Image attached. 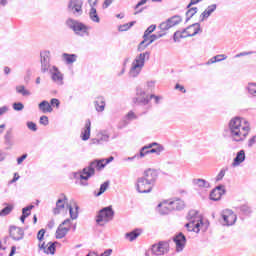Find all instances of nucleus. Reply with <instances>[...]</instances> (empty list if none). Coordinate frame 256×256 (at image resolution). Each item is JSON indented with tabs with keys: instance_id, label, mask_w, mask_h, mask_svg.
I'll return each instance as SVG.
<instances>
[{
	"instance_id": "3",
	"label": "nucleus",
	"mask_w": 256,
	"mask_h": 256,
	"mask_svg": "<svg viewBox=\"0 0 256 256\" xmlns=\"http://www.w3.org/2000/svg\"><path fill=\"white\" fill-rule=\"evenodd\" d=\"M105 159L102 160H94L90 163V165L86 168H83L82 173H75L74 177H79L80 179H84V181H88L90 177L95 175V169L97 171H101V169H105L106 164Z\"/></svg>"
},
{
	"instance_id": "23",
	"label": "nucleus",
	"mask_w": 256,
	"mask_h": 256,
	"mask_svg": "<svg viewBox=\"0 0 256 256\" xmlns=\"http://www.w3.org/2000/svg\"><path fill=\"white\" fill-rule=\"evenodd\" d=\"M4 144L7 146V149H12L15 145V140H13V129H8L4 135Z\"/></svg>"
},
{
	"instance_id": "24",
	"label": "nucleus",
	"mask_w": 256,
	"mask_h": 256,
	"mask_svg": "<svg viewBox=\"0 0 256 256\" xmlns=\"http://www.w3.org/2000/svg\"><path fill=\"white\" fill-rule=\"evenodd\" d=\"M171 211H173V208L169 201L158 204V213H160V215H169Z\"/></svg>"
},
{
	"instance_id": "11",
	"label": "nucleus",
	"mask_w": 256,
	"mask_h": 256,
	"mask_svg": "<svg viewBox=\"0 0 256 256\" xmlns=\"http://www.w3.org/2000/svg\"><path fill=\"white\" fill-rule=\"evenodd\" d=\"M49 73L51 75V79L53 83H55L58 86L65 85V82H64L65 76L63 75V73H61V71L59 70V68H57V66H52L49 70Z\"/></svg>"
},
{
	"instance_id": "58",
	"label": "nucleus",
	"mask_w": 256,
	"mask_h": 256,
	"mask_svg": "<svg viewBox=\"0 0 256 256\" xmlns=\"http://www.w3.org/2000/svg\"><path fill=\"white\" fill-rule=\"evenodd\" d=\"M25 159H27V154H23L21 157L17 158L18 165H21Z\"/></svg>"
},
{
	"instance_id": "35",
	"label": "nucleus",
	"mask_w": 256,
	"mask_h": 256,
	"mask_svg": "<svg viewBox=\"0 0 256 256\" xmlns=\"http://www.w3.org/2000/svg\"><path fill=\"white\" fill-rule=\"evenodd\" d=\"M170 27H175L176 25H179V23H181V21H183V18H181V16L179 15H174L170 18L167 19Z\"/></svg>"
},
{
	"instance_id": "61",
	"label": "nucleus",
	"mask_w": 256,
	"mask_h": 256,
	"mask_svg": "<svg viewBox=\"0 0 256 256\" xmlns=\"http://www.w3.org/2000/svg\"><path fill=\"white\" fill-rule=\"evenodd\" d=\"M113 253L112 249H107L100 256H110Z\"/></svg>"
},
{
	"instance_id": "9",
	"label": "nucleus",
	"mask_w": 256,
	"mask_h": 256,
	"mask_svg": "<svg viewBox=\"0 0 256 256\" xmlns=\"http://www.w3.org/2000/svg\"><path fill=\"white\" fill-rule=\"evenodd\" d=\"M237 222V215L233 210L226 209L222 212V221L221 224L224 227H231L234 223Z\"/></svg>"
},
{
	"instance_id": "1",
	"label": "nucleus",
	"mask_w": 256,
	"mask_h": 256,
	"mask_svg": "<svg viewBox=\"0 0 256 256\" xmlns=\"http://www.w3.org/2000/svg\"><path fill=\"white\" fill-rule=\"evenodd\" d=\"M229 131L230 137H232L233 141L239 142L245 141L246 137L249 135V131H251V128L245 119L235 117L229 122Z\"/></svg>"
},
{
	"instance_id": "54",
	"label": "nucleus",
	"mask_w": 256,
	"mask_h": 256,
	"mask_svg": "<svg viewBox=\"0 0 256 256\" xmlns=\"http://www.w3.org/2000/svg\"><path fill=\"white\" fill-rule=\"evenodd\" d=\"M50 105H52V107H59V105H61V103L59 102V99H57V98H53V99H51V101H50Z\"/></svg>"
},
{
	"instance_id": "8",
	"label": "nucleus",
	"mask_w": 256,
	"mask_h": 256,
	"mask_svg": "<svg viewBox=\"0 0 256 256\" xmlns=\"http://www.w3.org/2000/svg\"><path fill=\"white\" fill-rule=\"evenodd\" d=\"M66 25L69 27V29H72L76 35H81V37L87 33V26L73 18L66 20Z\"/></svg>"
},
{
	"instance_id": "21",
	"label": "nucleus",
	"mask_w": 256,
	"mask_h": 256,
	"mask_svg": "<svg viewBox=\"0 0 256 256\" xmlns=\"http://www.w3.org/2000/svg\"><path fill=\"white\" fill-rule=\"evenodd\" d=\"M225 186L220 185L214 188L210 193L211 201H219L223 195H225Z\"/></svg>"
},
{
	"instance_id": "14",
	"label": "nucleus",
	"mask_w": 256,
	"mask_h": 256,
	"mask_svg": "<svg viewBox=\"0 0 256 256\" xmlns=\"http://www.w3.org/2000/svg\"><path fill=\"white\" fill-rule=\"evenodd\" d=\"M136 191L138 193H151L153 186L143 177H139L136 183Z\"/></svg>"
},
{
	"instance_id": "63",
	"label": "nucleus",
	"mask_w": 256,
	"mask_h": 256,
	"mask_svg": "<svg viewBox=\"0 0 256 256\" xmlns=\"http://www.w3.org/2000/svg\"><path fill=\"white\" fill-rule=\"evenodd\" d=\"M175 89H179V91H181L182 93H186V91H187V90H185V87H183L179 84H176Z\"/></svg>"
},
{
	"instance_id": "20",
	"label": "nucleus",
	"mask_w": 256,
	"mask_h": 256,
	"mask_svg": "<svg viewBox=\"0 0 256 256\" xmlns=\"http://www.w3.org/2000/svg\"><path fill=\"white\" fill-rule=\"evenodd\" d=\"M9 233L13 241H21V239H23V237L25 236V232L21 228L16 226H11Z\"/></svg>"
},
{
	"instance_id": "36",
	"label": "nucleus",
	"mask_w": 256,
	"mask_h": 256,
	"mask_svg": "<svg viewBox=\"0 0 256 256\" xmlns=\"http://www.w3.org/2000/svg\"><path fill=\"white\" fill-rule=\"evenodd\" d=\"M139 235H141V232H139V230H134L126 233L125 237L128 239V241L133 242L135 239H137V237H139Z\"/></svg>"
},
{
	"instance_id": "53",
	"label": "nucleus",
	"mask_w": 256,
	"mask_h": 256,
	"mask_svg": "<svg viewBox=\"0 0 256 256\" xmlns=\"http://www.w3.org/2000/svg\"><path fill=\"white\" fill-rule=\"evenodd\" d=\"M27 127L30 131H37V124L34 122H27Z\"/></svg>"
},
{
	"instance_id": "62",
	"label": "nucleus",
	"mask_w": 256,
	"mask_h": 256,
	"mask_svg": "<svg viewBox=\"0 0 256 256\" xmlns=\"http://www.w3.org/2000/svg\"><path fill=\"white\" fill-rule=\"evenodd\" d=\"M145 3H147V0H141L140 2H138L135 6L134 9H138L140 8L142 5H145Z\"/></svg>"
},
{
	"instance_id": "39",
	"label": "nucleus",
	"mask_w": 256,
	"mask_h": 256,
	"mask_svg": "<svg viewBox=\"0 0 256 256\" xmlns=\"http://www.w3.org/2000/svg\"><path fill=\"white\" fill-rule=\"evenodd\" d=\"M109 189V181L104 182L101 184L100 189L98 192H94L95 197H101L105 191Z\"/></svg>"
},
{
	"instance_id": "22",
	"label": "nucleus",
	"mask_w": 256,
	"mask_h": 256,
	"mask_svg": "<svg viewBox=\"0 0 256 256\" xmlns=\"http://www.w3.org/2000/svg\"><path fill=\"white\" fill-rule=\"evenodd\" d=\"M68 199L63 193L60 195V198L56 202V207L53 209L54 215H59L61 213V209H65V203H67Z\"/></svg>"
},
{
	"instance_id": "31",
	"label": "nucleus",
	"mask_w": 256,
	"mask_h": 256,
	"mask_svg": "<svg viewBox=\"0 0 256 256\" xmlns=\"http://www.w3.org/2000/svg\"><path fill=\"white\" fill-rule=\"evenodd\" d=\"M166 32H158V34H152L149 36L150 42H146L143 44L144 49H147L151 43L157 41V39H161V37H165Z\"/></svg>"
},
{
	"instance_id": "6",
	"label": "nucleus",
	"mask_w": 256,
	"mask_h": 256,
	"mask_svg": "<svg viewBox=\"0 0 256 256\" xmlns=\"http://www.w3.org/2000/svg\"><path fill=\"white\" fill-rule=\"evenodd\" d=\"M113 217H115V211H113V207H105L99 211L96 218V223L98 225H103V223H109V221H113Z\"/></svg>"
},
{
	"instance_id": "52",
	"label": "nucleus",
	"mask_w": 256,
	"mask_h": 256,
	"mask_svg": "<svg viewBox=\"0 0 256 256\" xmlns=\"http://www.w3.org/2000/svg\"><path fill=\"white\" fill-rule=\"evenodd\" d=\"M44 237H45V229L39 230L37 233L38 241H43Z\"/></svg>"
},
{
	"instance_id": "4",
	"label": "nucleus",
	"mask_w": 256,
	"mask_h": 256,
	"mask_svg": "<svg viewBox=\"0 0 256 256\" xmlns=\"http://www.w3.org/2000/svg\"><path fill=\"white\" fill-rule=\"evenodd\" d=\"M189 223L185 224L188 231H193L194 233H199L203 229V217L199 214L197 210H190L187 216Z\"/></svg>"
},
{
	"instance_id": "59",
	"label": "nucleus",
	"mask_w": 256,
	"mask_h": 256,
	"mask_svg": "<svg viewBox=\"0 0 256 256\" xmlns=\"http://www.w3.org/2000/svg\"><path fill=\"white\" fill-rule=\"evenodd\" d=\"M7 111H9V107H7V106L0 107V117H1V115H5V113H7Z\"/></svg>"
},
{
	"instance_id": "50",
	"label": "nucleus",
	"mask_w": 256,
	"mask_h": 256,
	"mask_svg": "<svg viewBox=\"0 0 256 256\" xmlns=\"http://www.w3.org/2000/svg\"><path fill=\"white\" fill-rule=\"evenodd\" d=\"M13 109L14 111H23V109H25V105L21 102H16L13 104Z\"/></svg>"
},
{
	"instance_id": "60",
	"label": "nucleus",
	"mask_w": 256,
	"mask_h": 256,
	"mask_svg": "<svg viewBox=\"0 0 256 256\" xmlns=\"http://www.w3.org/2000/svg\"><path fill=\"white\" fill-rule=\"evenodd\" d=\"M247 55H253V52H241L239 54H237L235 57H245Z\"/></svg>"
},
{
	"instance_id": "42",
	"label": "nucleus",
	"mask_w": 256,
	"mask_h": 256,
	"mask_svg": "<svg viewBox=\"0 0 256 256\" xmlns=\"http://www.w3.org/2000/svg\"><path fill=\"white\" fill-rule=\"evenodd\" d=\"M194 185H198L199 187H209V182H207L205 179H194L193 180Z\"/></svg>"
},
{
	"instance_id": "47",
	"label": "nucleus",
	"mask_w": 256,
	"mask_h": 256,
	"mask_svg": "<svg viewBox=\"0 0 256 256\" xmlns=\"http://www.w3.org/2000/svg\"><path fill=\"white\" fill-rule=\"evenodd\" d=\"M247 89L250 95L256 97V83H249Z\"/></svg>"
},
{
	"instance_id": "49",
	"label": "nucleus",
	"mask_w": 256,
	"mask_h": 256,
	"mask_svg": "<svg viewBox=\"0 0 256 256\" xmlns=\"http://www.w3.org/2000/svg\"><path fill=\"white\" fill-rule=\"evenodd\" d=\"M34 205H29L22 209V215H25L26 217H29L31 215V210L34 208Z\"/></svg>"
},
{
	"instance_id": "55",
	"label": "nucleus",
	"mask_w": 256,
	"mask_h": 256,
	"mask_svg": "<svg viewBox=\"0 0 256 256\" xmlns=\"http://www.w3.org/2000/svg\"><path fill=\"white\" fill-rule=\"evenodd\" d=\"M151 99H154V102L156 103V105H159V101H161V96H155V94L150 95V101Z\"/></svg>"
},
{
	"instance_id": "51",
	"label": "nucleus",
	"mask_w": 256,
	"mask_h": 256,
	"mask_svg": "<svg viewBox=\"0 0 256 256\" xmlns=\"http://www.w3.org/2000/svg\"><path fill=\"white\" fill-rule=\"evenodd\" d=\"M40 125H44L45 127H47V125H49V117L41 116L40 117Z\"/></svg>"
},
{
	"instance_id": "43",
	"label": "nucleus",
	"mask_w": 256,
	"mask_h": 256,
	"mask_svg": "<svg viewBox=\"0 0 256 256\" xmlns=\"http://www.w3.org/2000/svg\"><path fill=\"white\" fill-rule=\"evenodd\" d=\"M197 11H199V9L197 7H192V8L187 10V12H186V17H187L186 18V23H187V21H189V19H191V17H193L197 13Z\"/></svg>"
},
{
	"instance_id": "17",
	"label": "nucleus",
	"mask_w": 256,
	"mask_h": 256,
	"mask_svg": "<svg viewBox=\"0 0 256 256\" xmlns=\"http://www.w3.org/2000/svg\"><path fill=\"white\" fill-rule=\"evenodd\" d=\"M55 245H59V242H48L45 245V242L38 244L40 251H43L46 255H55L56 247Z\"/></svg>"
},
{
	"instance_id": "15",
	"label": "nucleus",
	"mask_w": 256,
	"mask_h": 256,
	"mask_svg": "<svg viewBox=\"0 0 256 256\" xmlns=\"http://www.w3.org/2000/svg\"><path fill=\"white\" fill-rule=\"evenodd\" d=\"M138 105H149L150 96L141 88L136 89V97L133 99Z\"/></svg>"
},
{
	"instance_id": "13",
	"label": "nucleus",
	"mask_w": 256,
	"mask_h": 256,
	"mask_svg": "<svg viewBox=\"0 0 256 256\" xmlns=\"http://www.w3.org/2000/svg\"><path fill=\"white\" fill-rule=\"evenodd\" d=\"M40 57L41 72L47 73V71L51 70V53L49 51L41 52Z\"/></svg>"
},
{
	"instance_id": "48",
	"label": "nucleus",
	"mask_w": 256,
	"mask_h": 256,
	"mask_svg": "<svg viewBox=\"0 0 256 256\" xmlns=\"http://www.w3.org/2000/svg\"><path fill=\"white\" fill-rule=\"evenodd\" d=\"M228 168H222L218 175L216 176V181H223V177H225V173H227Z\"/></svg>"
},
{
	"instance_id": "25",
	"label": "nucleus",
	"mask_w": 256,
	"mask_h": 256,
	"mask_svg": "<svg viewBox=\"0 0 256 256\" xmlns=\"http://www.w3.org/2000/svg\"><path fill=\"white\" fill-rule=\"evenodd\" d=\"M91 137V120H86L85 127L81 132V139L82 141H89Z\"/></svg>"
},
{
	"instance_id": "29",
	"label": "nucleus",
	"mask_w": 256,
	"mask_h": 256,
	"mask_svg": "<svg viewBox=\"0 0 256 256\" xmlns=\"http://www.w3.org/2000/svg\"><path fill=\"white\" fill-rule=\"evenodd\" d=\"M95 109L98 113L105 111V98L103 96L97 97L94 101Z\"/></svg>"
},
{
	"instance_id": "38",
	"label": "nucleus",
	"mask_w": 256,
	"mask_h": 256,
	"mask_svg": "<svg viewBox=\"0 0 256 256\" xmlns=\"http://www.w3.org/2000/svg\"><path fill=\"white\" fill-rule=\"evenodd\" d=\"M89 17L91 21L94 23H99L101 20L99 19V15H97V9L95 7H92L89 12Z\"/></svg>"
},
{
	"instance_id": "10",
	"label": "nucleus",
	"mask_w": 256,
	"mask_h": 256,
	"mask_svg": "<svg viewBox=\"0 0 256 256\" xmlns=\"http://www.w3.org/2000/svg\"><path fill=\"white\" fill-rule=\"evenodd\" d=\"M151 253L155 256L166 255V253H169V243L160 241L159 243L152 245Z\"/></svg>"
},
{
	"instance_id": "56",
	"label": "nucleus",
	"mask_w": 256,
	"mask_h": 256,
	"mask_svg": "<svg viewBox=\"0 0 256 256\" xmlns=\"http://www.w3.org/2000/svg\"><path fill=\"white\" fill-rule=\"evenodd\" d=\"M203 0H191L190 3L187 5V9H190L193 7V5H197L198 3H201Z\"/></svg>"
},
{
	"instance_id": "33",
	"label": "nucleus",
	"mask_w": 256,
	"mask_h": 256,
	"mask_svg": "<svg viewBox=\"0 0 256 256\" xmlns=\"http://www.w3.org/2000/svg\"><path fill=\"white\" fill-rule=\"evenodd\" d=\"M67 207L69 209L71 219H77V217H79V206L77 205V203H74L75 210H73V206H71L70 204H67Z\"/></svg>"
},
{
	"instance_id": "12",
	"label": "nucleus",
	"mask_w": 256,
	"mask_h": 256,
	"mask_svg": "<svg viewBox=\"0 0 256 256\" xmlns=\"http://www.w3.org/2000/svg\"><path fill=\"white\" fill-rule=\"evenodd\" d=\"M68 10L73 13L75 17L83 15V0H70Z\"/></svg>"
},
{
	"instance_id": "45",
	"label": "nucleus",
	"mask_w": 256,
	"mask_h": 256,
	"mask_svg": "<svg viewBox=\"0 0 256 256\" xmlns=\"http://www.w3.org/2000/svg\"><path fill=\"white\" fill-rule=\"evenodd\" d=\"M225 59H227V55L219 54L214 56L210 61L211 63H219L220 61H225Z\"/></svg>"
},
{
	"instance_id": "46",
	"label": "nucleus",
	"mask_w": 256,
	"mask_h": 256,
	"mask_svg": "<svg viewBox=\"0 0 256 256\" xmlns=\"http://www.w3.org/2000/svg\"><path fill=\"white\" fill-rule=\"evenodd\" d=\"M133 25H135V21L120 25L119 26V31H129V28L133 27Z\"/></svg>"
},
{
	"instance_id": "57",
	"label": "nucleus",
	"mask_w": 256,
	"mask_h": 256,
	"mask_svg": "<svg viewBox=\"0 0 256 256\" xmlns=\"http://www.w3.org/2000/svg\"><path fill=\"white\" fill-rule=\"evenodd\" d=\"M135 113L133 111L128 112V114L126 115V119H128L129 121L135 119Z\"/></svg>"
},
{
	"instance_id": "19",
	"label": "nucleus",
	"mask_w": 256,
	"mask_h": 256,
	"mask_svg": "<svg viewBox=\"0 0 256 256\" xmlns=\"http://www.w3.org/2000/svg\"><path fill=\"white\" fill-rule=\"evenodd\" d=\"M155 29H157V25L155 24H152L150 25L146 31L144 32V35H143V41L140 42V44L138 45V51H145V43H147V41H149V35H151V33H153V31H155Z\"/></svg>"
},
{
	"instance_id": "26",
	"label": "nucleus",
	"mask_w": 256,
	"mask_h": 256,
	"mask_svg": "<svg viewBox=\"0 0 256 256\" xmlns=\"http://www.w3.org/2000/svg\"><path fill=\"white\" fill-rule=\"evenodd\" d=\"M246 159L245 150L237 152L236 157L233 159L232 167H239Z\"/></svg>"
},
{
	"instance_id": "64",
	"label": "nucleus",
	"mask_w": 256,
	"mask_h": 256,
	"mask_svg": "<svg viewBox=\"0 0 256 256\" xmlns=\"http://www.w3.org/2000/svg\"><path fill=\"white\" fill-rule=\"evenodd\" d=\"M60 225H68V227H71L70 225H71V219H66V220H64Z\"/></svg>"
},
{
	"instance_id": "28",
	"label": "nucleus",
	"mask_w": 256,
	"mask_h": 256,
	"mask_svg": "<svg viewBox=\"0 0 256 256\" xmlns=\"http://www.w3.org/2000/svg\"><path fill=\"white\" fill-rule=\"evenodd\" d=\"M217 9V4H212L207 7V9L200 15V21H205L208 17H211V14L214 13Z\"/></svg>"
},
{
	"instance_id": "7",
	"label": "nucleus",
	"mask_w": 256,
	"mask_h": 256,
	"mask_svg": "<svg viewBox=\"0 0 256 256\" xmlns=\"http://www.w3.org/2000/svg\"><path fill=\"white\" fill-rule=\"evenodd\" d=\"M163 151V146L158 145L157 143H151L148 144L140 149L139 154H136L135 157L137 159H143L145 155H149L151 153H156V155H161V152Z\"/></svg>"
},
{
	"instance_id": "2",
	"label": "nucleus",
	"mask_w": 256,
	"mask_h": 256,
	"mask_svg": "<svg viewBox=\"0 0 256 256\" xmlns=\"http://www.w3.org/2000/svg\"><path fill=\"white\" fill-rule=\"evenodd\" d=\"M149 57H151V52L146 51L140 53L134 61L132 62V66L129 71V77L135 79V77H139L141 71H143V67H145V61H149Z\"/></svg>"
},
{
	"instance_id": "34",
	"label": "nucleus",
	"mask_w": 256,
	"mask_h": 256,
	"mask_svg": "<svg viewBox=\"0 0 256 256\" xmlns=\"http://www.w3.org/2000/svg\"><path fill=\"white\" fill-rule=\"evenodd\" d=\"M39 109L42 113H51L53 111L51 104H49L47 100H44L39 104Z\"/></svg>"
},
{
	"instance_id": "16",
	"label": "nucleus",
	"mask_w": 256,
	"mask_h": 256,
	"mask_svg": "<svg viewBox=\"0 0 256 256\" xmlns=\"http://www.w3.org/2000/svg\"><path fill=\"white\" fill-rule=\"evenodd\" d=\"M158 177L159 173H157V170L151 168L145 170L142 176V178L145 179L153 187H155V183H157Z\"/></svg>"
},
{
	"instance_id": "5",
	"label": "nucleus",
	"mask_w": 256,
	"mask_h": 256,
	"mask_svg": "<svg viewBox=\"0 0 256 256\" xmlns=\"http://www.w3.org/2000/svg\"><path fill=\"white\" fill-rule=\"evenodd\" d=\"M199 31H201V25L199 23H194V24L188 26V34L185 35V33H187V30L176 31L174 33L173 39H174L175 43H177V41H179V39H185L187 37H195V35H197V33H199Z\"/></svg>"
},
{
	"instance_id": "30",
	"label": "nucleus",
	"mask_w": 256,
	"mask_h": 256,
	"mask_svg": "<svg viewBox=\"0 0 256 256\" xmlns=\"http://www.w3.org/2000/svg\"><path fill=\"white\" fill-rule=\"evenodd\" d=\"M71 231V227H63L61 224L56 230V239H63L67 233Z\"/></svg>"
},
{
	"instance_id": "44",
	"label": "nucleus",
	"mask_w": 256,
	"mask_h": 256,
	"mask_svg": "<svg viewBox=\"0 0 256 256\" xmlns=\"http://www.w3.org/2000/svg\"><path fill=\"white\" fill-rule=\"evenodd\" d=\"M13 211V205H8L0 211V217H7Z\"/></svg>"
},
{
	"instance_id": "27",
	"label": "nucleus",
	"mask_w": 256,
	"mask_h": 256,
	"mask_svg": "<svg viewBox=\"0 0 256 256\" xmlns=\"http://www.w3.org/2000/svg\"><path fill=\"white\" fill-rule=\"evenodd\" d=\"M169 203L172 211H181L182 209H185V202H183L181 199H175L169 201Z\"/></svg>"
},
{
	"instance_id": "37",
	"label": "nucleus",
	"mask_w": 256,
	"mask_h": 256,
	"mask_svg": "<svg viewBox=\"0 0 256 256\" xmlns=\"http://www.w3.org/2000/svg\"><path fill=\"white\" fill-rule=\"evenodd\" d=\"M236 209L240 211L243 215H251V213H253L251 207H249V205L247 204H243L239 207H236Z\"/></svg>"
},
{
	"instance_id": "41",
	"label": "nucleus",
	"mask_w": 256,
	"mask_h": 256,
	"mask_svg": "<svg viewBox=\"0 0 256 256\" xmlns=\"http://www.w3.org/2000/svg\"><path fill=\"white\" fill-rule=\"evenodd\" d=\"M16 91H17V93H20V95H23V97H27V96L31 95V92H29V90L25 89V86H23V85L17 86Z\"/></svg>"
},
{
	"instance_id": "32",
	"label": "nucleus",
	"mask_w": 256,
	"mask_h": 256,
	"mask_svg": "<svg viewBox=\"0 0 256 256\" xmlns=\"http://www.w3.org/2000/svg\"><path fill=\"white\" fill-rule=\"evenodd\" d=\"M62 59L65 61L66 65H73L77 61V54H62Z\"/></svg>"
},
{
	"instance_id": "18",
	"label": "nucleus",
	"mask_w": 256,
	"mask_h": 256,
	"mask_svg": "<svg viewBox=\"0 0 256 256\" xmlns=\"http://www.w3.org/2000/svg\"><path fill=\"white\" fill-rule=\"evenodd\" d=\"M174 243H176V251L177 253H181L183 249H185V245L187 244V238L183 235V233H179L173 239Z\"/></svg>"
},
{
	"instance_id": "40",
	"label": "nucleus",
	"mask_w": 256,
	"mask_h": 256,
	"mask_svg": "<svg viewBox=\"0 0 256 256\" xmlns=\"http://www.w3.org/2000/svg\"><path fill=\"white\" fill-rule=\"evenodd\" d=\"M171 28V24H169L168 20L162 22L158 26V29H160V33H167Z\"/></svg>"
}]
</instances>
